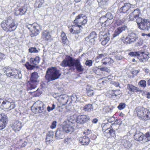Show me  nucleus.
Listing matches in <instances>:
<instances>
[{"label":"nucleus","instance_id":"obj_1","mask_svg":"<svg viewBox=\"0 0 150 150\" xmlns=\"http://www.w3.org/2000/svg\"><path fill=\"white\" fill-rule=\"evenodd\" d=\"M61 75V73L56 67H52L47 69L45 77L46 80L49 82L58 79Z\"/></svg>","mask_w":150,"mask_h":150},{"label":"nucleus","instance_id":"obj_2","mask_svg":"<svg viewBox=\"0 0 150 150\" xmlns=\"http://www.w3.org/2000/svg\"><path fill=\"white\" fill-rule=\"evenodd\" d=\"M137 116L140 119L147 120L150 119V112L147 109L139 107L135 109Z\"/></svg>","mask_w":150,"mask_h":150},{"label":"nucleus","instance_id":"obj_3","mask_svg":"<svg viewBox=\"0 0 150 150\" xmlns=\"http://www.w3.org/2000/svg\"><path fill=\"white\" fill-rule=\"evenodd\" d=\"M74 116H71L69 120H67L64 122L62 129L67 133H71L74 129V123L73 120Z\"/></svg>","mask_w":150,"mask_h":150},{"label":"nucleus","instance_id":"obj_4","mask_svg":"<svg viewBox=\"0 0 150 150\" xmlns=\"http://www.w3.org/2000/svg\"><path fill=\"white\" fill-rule=\"evenodd\" d=\"M25 26L31 32L30 35L32 37L37 36L40 32V30L42 29V27L37 23L32 24H27Z\"/></svg>","mask_w":150,"mask_h":150},{"label":"nucleus","instance_id":"obj_5","mask_svg":"<svg viewBox=\"0 0 150 150\" xmlns=\"http://www.w3.org/2000/svg\"><path fill=\"white\" fill-rule=\"evenodd\" d=\"M39 77L38 73L36 72L31 74L30 81L28 82V85L30 90L34 89L37 87L36 83L39 82L38 80Z\"/></svg>","mask_w":150,"mask_h":150},{"label":"nucleus","instance_id":"obj_6","mask_svg":"<svg viewBox=\"0 0 150 150\" xmlns=\"http://www.w3.org/2000/svg\"><path fill=\"white\" fill-rule=\"evenodd\" d=\"M137 23L139 28L142 30H148L150 28V20L138 18Z\"/></svg>","mask_w":150,"mask_h":150},{"label":"nucleus","instance_id":"obj_7","mask_svg":"<svg viewBox=\"0 0 150 150\" xmlns=\"http://www.w3.org/2000/svg\"><path fill=\"white\" fill-rule=\"evenodd\" d=\"M75 59L69 56H67L64 59L62 62L60 64L61 66L62 67H71L74 66V62Z\"/></svg>","mask_w":150,"mask_h":150},{"label":"nucleus","instance_id":"obj_8","mask_svg":"<svg viewBox=\"0 0 150 150\" xmlns=\"http://www.w3.org/2000/svg\"><path fill=\"white\" fill-rule=\"evenodd\" d=\"M88 21L87 17L84 15L80 14L76 16L74 21V23L81 25V27L86 23Z\"/></svg>","mask_w":150,"mask_h":150},{"label":"nucleus","instance_id":"obj_9","mask_svg":"<svg viewBox=\"0 0 150 150\" xmlns=\"http://www.w3.org/2000/svg\"><path fill=\"white\" fill-rule=\"evenodd\" d=\"M31 64L28 62H27L25 64V67L28 69H33L35 66L38 64L40 61V58L39 57H36L35 58H31L30 59Z\"/></svg>","mask_w":150,"mask_h":150},{"label":"nucleus","instance_id":"obj_10","mask_svg":"<svg viewBox=\"0 0 150 150\" xmlns=\"http://www.w3.org/2000/svg\"><path fill=\"white\" fill-rule=\"evenodd\" d=\"M97 38V35L95 32H91L89 35L85 38V40L88 44L94 45L95 43V40Z\"/></svg>","mask_w":150,"mask_h":150},{"label":"nucleus","instance_id":"obj_11","mask_svg":"<svg viewBox=\"0 0 150 150\" xmlns=\"http://www.w3.org/2000/svg\"><path fill=\"white\" fill-rule=\"evenodd\" d=\"M35 106L34 109H32L33 107L31 108V109L35 113H36L37 110H38V112H42L43 110L45 108V105L43 103L40 101H38L35 103L34 105Z\"/></svg>","mask_w":150,"mask_h":150},{"label":"nucleus","instance_id":"obj_12","mask_svg":"<svg viewBox=\"0 0 150 150\" xmlns=\"http://www.w3.org/2000/svg\"><path fill=\"white\" fill-rule=\"evenodd\" d=\"M75 24V25H73L69 27V31L73 34H78L80 32L82 28L81 27L80 25Z\"/></svg>","mask_w":150,"mask_h":150},{"label":"nucleus","instance_id":"obj_13","mask_svg":"<svg viewBox=\"0 0 150 150\" xmlns=\"http://www.w3.org/2000/svg\"><path fill=\"white\" fill-rule=\"evenodd\" d=\"M140 14V11L139 9H136L134 10L132 13L129 15V19L131 21H133L136 19L137 21V19L138 18H141L139 17V15Z\"/></svg>","mask_w":150,"mask_h":150},{"label":"nucleus","instance_id":"obj_14","mask_svg":"<svg viewBox=\"0 0 150 150\" xmlns=\"http://www.w3.org/2000/svg\"><path fill=\"white\" fill-rule=\"evenodd\" d=\"M10 76H13L16 79H21L22 76L21 71L16 69L10 70Z\"/></svg>","mask_w":150,"mask_h":150},{"label":"nucleus","instance_id":"obj_15","mask_svg":"<svg viewBox=\"0 0 150 150\" xmlns=\"http://www.w3.org/2000/svg\"><path fill=\"white\" fill-rule=\"evenodd\" d=\"M22 127L21 122L17 120L11 125V127L16 132L20 131Z\"/></svg>","mask_w":150,"mask_h":150},{"label":"nucleus","instance_id":"obj_16","mask_svg":"<svg viewBox=\"0 0 150 150\" xmlns=\"http://www.w3.org/2000/svg\"><path fill=\"white\" fill-rule=\"evenodd\" d=\"M0 106L1 108L7 109L9 107L8 100L0 98Z\"/></svg>","mask_w":150,"mask_h":150},{"label":"nucleus","instance_id":"obj_17","mask_svg":"<svg viewBox=\"0 0 150 150\" xmlns=\"http://www.w3.org/2000/svg\"><path fill=\"white\" fill-rule=\"evenodd\" d=\"M140 54H142V56L140 57L139 55L138 57V59L142 62H144L145 61L147 60L150 57V55L149 54L148 52H140Z\"/></svg>","mask_w":150,"mask_h":150},{"label":"nucleus","instance_id":"obj_18","mask_svg":"<svg viewBox=\"0 0 150 150\" xmlns=\"http://www.w3.org/2000/svg\"><path fill=\"white\" fill-rule=\"evenodd\" d=\"M42 37L45 40H50L52 39L50 33L47 30H44L42 32Z\"/></svg>","mask_w":150,"mask_h":150},{"label":"nucleus","instance_id":"obj_19","mask_svg":"<svg viewBox=\"0 0 150 150\" xmlns=\"http://www.w3.org/2000/svg\"><path fill=\"white\" fill-rule=\"evenodd\" d=\"M79 141L83 145H87L90 142V140L88 137L84 136L79 138Z\"/></svg>","mask_w":150,"mask_h":150},{"label":"nucleus","instance_id":"obj_20","mask_svg":"<svg viewBox=\"0 0 150 150\" xmlns=\"http://www.w3.org/2000/svg\"><path fill=\"white\" fill-rule=\"evenodd\" d=\"M7 120L6 117H4L0 114V130L2 129L6 126Z\"/></svg>","mask_w":150,"mask_h":150},{"label":"nucleus","instance_id":"obj_21","mask_svg":"<svg viewBox=\"0 0 150 150\" xmlns=\"http://www.w3.org/2000/svg\"><path fill=\"white\" fill-rule=\"evenodd\" d=\"M74 65L76 67V69L79 71H82L84 70V68L81 64L79 59L75 60L74 62Z\"/></svg>","mask_w":150,"mask_h":150},{"label":"nucleus","instance_id":"obj_22","mask_svg":"<svg viewBox=\"0 0 150 150\" xmlns=\"http://www.w3.org/2000/svg\"><path fill=\"white\" fill-rule=\"evenodd\" d=\"M108 34H109V33H108V30L107 28L103 27L100 29L99 36L101 39H102L103 37H106L108 35Z\"/></svg>","mask_w":150,"mask_h":150},{"label":"nucleus","instance_id":"obj_23","mask_svg":"<svg viewBox=\"0 0 150 150\" xmlns=\"http://www.w3.org/2000/svg\"><path fill=\"white\" fill-rule=\"evenodd\" d=\"M55 136L57 139H62L64 137V131L62 128L57 129Z\"/></svg>","mask_w":150,"mask_h":150},{"label":"nucleus","instance_id":"obj_24","mask_svg":"<svg viewBox=\"0 0 150 150\" xmlns=\"http://www.w3.org/2000/svg\"><path fill=\"white\" fill-rule=\"evenodd\" d=\"M104 134V135L108 138L114 137L115 135V130L110 128L106 130Z\"/></svg>","mask_w":150,"mask_h":150},{"label":"nucleus","instance_id":"obj_25","mask_svg":"<svg viewBox=\"0 0 150 150\" xmlns=\"http://www.w3.org/2000/svg\"><path fill=\"white\" fill-rule=\"evenodd\" d=\"M100 21L102 26H108L110 24V22L109 21V20H107V18L105 17V16H103L101 17L100 18Z\"/></svg>","mask_w":150,"mask_h":150},{"label":"nucleus","instance_id":"obj_26","mask_svg":"<svg viewBox=\"0 0 150 150\" xmlns=\"http://www.w3.org/2000/svg\"><path fill=\"white\" fill-rule=\"evenodd\" d=\"M131 4L129 3H125L120 8V11L123 13H126L129 11L131 8Z\"/></svg>","mask_w":150,"mask_h":150},{"label":"nucleus","instance_id":"obj_27","mask_svg":"<svg viewBox=\"0 0 150 150\" xmlns=\"http://www.w3.org/2000/svg\"><path fill=\"white\" fill-rule=\"evenodd\" d=\"M126 28V26L120 27L117 29L113 34V37H115L119 35L122 31H124Z\"/></svg>","mask_w":150,"mask_h":150},{"label":"nucleus","instance_id":"obj_28","mask_svg":"<svg viewBox=\"0 0 150 150\" xmlns=\"http://www.w3.org/2000/svg\"><path fill=\"white\" fill-rule=\"evenodd\" d=\"M94 88L92 86L88 85L86 88V93L88 96H93L94 93Z\"/></svg>","mask_w":150,"mask_h":150},{"label":"nucleus","instance_id":"obj_29","mask_svg":"<svg viewBox=\"0 0 150 150\" xmlns=\"http://www.w3.org/2000/svg\"><path fill=\"white\" fill-rule=\"evenodd\" d=\"M16 12L15 13V15H23L26 12V9L22 7L21 8H17L16 9Z\"/></svg>","mask_w":150,"mask_h":150},{"label":"nucleus","instance_id":"obj_30","mask_svg":"<svg viewBox=\"0 0 150 150\" xmlns=\"http://www.w3.org/2000/svg\"><path fill=\"white\" fill-rule=\"evenodd\" d=\"M127 88L129 91L133 92H137L139 91L138 88L130 84H127Z\"/></svg>","mask_w":150,"mask_h":150},{"label":"nucleus","instance_id":"obj_31","mask_svg":"<svg viewBox=\"0 0 150 150\" xmlns=\"http://www.w3.org/2000/svg\"><path fill=\"white\" fill-rule=\"evenodd\" d=\"M134 139L137 141H140L143 140V135L141 132H136L134 135Z\"/></svg>","mask_w":150,"mask_h":150},{"label":"nucleus","instance_id":"obj_32","mask_svg":"<svg viewBox=\"0 0 150 150\" xmlns=\"http://www.w3.org/2000/svg\"><path fill=\"white\" fill-rule=\"evenodd\" d=\"M74 116V117L73 118V122L76 123H79L80 124H83V122L81 118V115H79L77 117H76V116Z\"/></svg>","mask_w":150,"mask_h":150},{"label":"nucleus","instance_id":"obj_33","mask_svg":"<svg viewBox=\"0 0 150 150\" xmlns=\"http://www.w3.org/2000/svg\"><path fill=\"white\" fill-rule=\"evenodd\" d=\"M101 62L103 64H110L113 63L114 62L113 60L110 58L106 57L102 59Z\"/></svg>","mask_w":150,"mask_h":150},{"label":"nucleus","instance_id":"obj_34","mask_svg":"<svg viewBox=\"0 0 150 150\" xmlns=\"http://www.w3.org/2000/svg\"><path fill=\"white\" fill-rule=\"evenodd\" d=\"M1 25L2 28L4 30L8 31L9 30L8 28L9 24H8V20L3 21L1 23Z\"/></svg>","mask_w":150,"mask_h":150},{"label":"nucleus","instance_id":"obj_35","mask_svg":"<svg viewBox=\"0 0 150 150\" xmlns=\"http://www.w3.org/2000/svg\"><path fill=\"white\" fill-rule=\"evenodd\" d=\"M44 0H36L35 6L37 8H40L43 6Z\"/></svg>","mask_w":150,"mask_h":150},{"label":"nucleus","instance_id":"obj_36","mask_svg":"<svg viewBox=\"0 0 150 150\" xmlns=\"http://www.w3.org/2000/svg\"><path fill=\"white\" fill-rule=\"evenodd\" d=\"M93 110L92 105L90 104H88L83 107V110L86 112H90Z\"/></svg>","mask_w":150,"mask_h":150},{"label":"nucleus","instance_id":"obj_37","mask_svg":"<svg viewBox=\"0 0 150 150\" xmlns=\"http://www.w3.org/2000/svg\"><path fill=\"white\" fill-rule=\"evenodd\" d=\"M128 36L132 42L135 41L137 38V36L133 32L129 33Z\"/></svg>","mask_w":150,"mask_h":150},{"label":"nucleus","instance_id":"obj_38","mask_svg":"<svg viewBox=\"0 0 150 150\" xmlns=\"http://www.w3.org/2000/svg\"><path fill=\"white\" fill-rule=\"evenodd\" d=\"M54 135V132L52 131L49 132L47 135L46 141L47 142H50L52 139Z\"/></svg>","mask_w":150,"mask_h":150},{"label":"nucleus","instance_id":"obj_39","mask_svg":"<svg viewBox=\"0 0 150 150\" xmlns=\"http://www.w3.org/2000/svg\"><path fill=\"white\" fill-rule=\"evenodd\" d=\"M61 36L62 43L64 44H67L68 41L67 36L65 33L63 32H62L61 33Z\"/></svg>","mask_w":150,"mask_h":150},{"label":"nucleus","instance_id":"obj_40","mask_svg":"<svg viewBox=\"0 0 150 150\" xmlns=\"http://www.w3.org/2000/svg\"><path fill=\"white\" fill-rule=\"evenodd\" d=\"M103 40H102L101 42L102 44L103 45H105L110 40V34H108V35L106 37H103Z\"/></svg>","mask_w":150,"mask_h":150},{"label":"nucleus","instance_id":"obj_41","mask_svg":"<svg viewBox=\"0 0 150 150\" xmlns=\"http://www.w3.org/2000/svg\"><path fill=\"white\" fill-rule=\"evenodd\" d=\"M143 140L145 142L150 141V132L146 133L143 135Z\"/></svg>","mask_w":150,"mask_h":150},{"label":"nucleus","instance_id":"obj_42","mask_svg":"<svg viewBox=\"0 0 150 150\" xmlns=\"http://www.w3.org/2000/svg\"><path fill=\"white\" fill-rule=\"evenodd\" d=\"M122 143L125 148H127L130 146V142L127 140H122Z\"/></svg>","mask_w":150,"mask_h":150},{"label":"nucleus","instance_id":"obj_43","mask_svg":"<svg viewBox=\"0 0 150 150\" xmlns=\"http://www.w3.org/2000/svg\"><path fill=\"white\" fill-rule=\"evenodd\" d=\"M79 96L78 94L76 95H74L71 96V100L73 102H75L77 100L78 101L79 100Z\"/></svg>","mask_w":150,"mask_h":150},{"label":"nucleus","instance_id":"obj_44","mask_svg":"<svg viewBox=\"0 0 150 150\" xmlns=\"http://www.w3.org/2000/svg\"><path fill=\"white\" fill-rule=\"evenodd\" d=\"M129 55L131 57H134L137 56L139 57L140 55L139 52H132L129 53Z\"/></svg>","mask_w":150,"mask_h":150},{"label":"nucleus","instance_id":"obj_45","mask_svg":"<svg viewBox=\"0 0 150 150\" xmlns=\"http://www.w3.org/2000/svg\"><path fill=\"white\" fill-rule=\"evenodd\" d=\"M81 115V118L82 119V120L83 122V123L86 122L89 120L90 118L88 116L85 115Z\"/></svg>","mask_w":150,"mask_h":150},{"label":"nucleus","instance_id":"obj_46","mask_svg":"<svg viewBox=\"0 0 150 150\" xmlns=\"http://www.w3.org/2000/svg\"><path fill=\"white\" fill-rule=\"evenodd\" d=\"M74 139L73 138L68 137L64 139V142L67 144L71 143L74 141Z\"/></svg>","mask_w":150,"mask_h":150},{"label":"nucleus","instance_id":"obj_47","mask_svg":"<svg viewBox=\"0 0 150 150\" xmlns=\"http://www.w3.org/2000/svg\"><path fill=\"white\" fill-rule=\"evenodd\" d=\"M17 28V26L13 22L10 24V31H14Z\"/></svg>","mask_w":150,"mask_h":150},{"label":"nucleus","instance_id":"obj_48","mask_svg":"<svg viewBox=\"0 0 150 150\" xmlns=\"http://www.w3.org/2000/svg\"><path fill=\"white\" fill-rule=\"evenodd\" d=\"M139 85L141 87L145 88L146 86V82L144 80H142L139 82Z\"/></svg>","mask_w":150,"mask_h":150},{"label":"nucleus","instance_id":"obj_49","mask_svg":"<svg viewBox=\"0 0 150 150\" xmlns=\"http://www.w3.org/2000/svg\"><path fill=\"white\" fill-rule=\"evenodd\" d=\"M62 101L64 103V105L67 103L68 101V97L66 95H64L62 96L61 98Z\"/></svg>","mask_w":150,"mask_h":150},{"label":"nucleus","instance_id":"obj_50","mask_svg":"<svg viewBox=\"0 0 150 150\" xmlns=\"http://www.w3.org/2000/svg\"><path fill=\"white\" fill-rule=\"evenodd\" d=\"M109 0H98V1L99 5H106Z\"/></svg>","mask_w":150,"mask_h":150},{"label":"nucleus","instance_id":"obj_51","mask_svg":"<svg viewBox=\"0 0 150 150\" xmlns=\"http://www.w3.org/2000/svg\"><path fill=\"white\" fill-rule=\"evenodd\" d=\"M108 124H105L103 125L102 126V128L103 131L104 133L105 132L106 130H107L108 129H109L110 128V127H108Z\"/></svg>","mask_w":150,"mask_h":150},{"label":"nucleus","instance_id":"obj_52","mask_svg":"<svg viewBox=\"0 0 150 150\" xmlns=\"http://www.w3.org/2000/svg\"><path fill=\"white\" fill-rule=\"evenodd\" d=\"M107 19V20H109L112 19L113 18V16L112 14L110 12L108 13L105 16Z\"/></svg>","mask_w":150,"mask_h":150},{"label":"nucleus","instance_id":"obj_53","mask_svg":"<svg viewBox=\"0 0 150 150\" xmlns=\"http://www.w3.org/2000/svg\"><path fill=\"white\" fill-rule=\"evenodd\" d=\"M29 51L31 53H37L38 50L35 47H31L29 49Z\"/></svg>","mask_w":150,"mask_h":150},{"label":"nucleus","instance_id":"obj_54","mask_svg":"<svg viewBox=\"0 0 150 150\" xmlns=\"http://www.w3.org/2000/svg\"><path fill=\"white\" fill-rule=\"evenodd\" d=\"M123 42L124 43L126 44H129L132 42L130 40V38L128 36L123 41Z\"/></svg>","mask_w":150,"mask_h":150},{"label":"nucleus","instance_id":"obj_55","mask_svg":"<svg viewBox=\"0 0 150 150\" xmlns=\"http://www.w3.org/2000/svg\"><path fill=\"white\" fill-rule=\"evenodd\" d=\"M126 105L124 103H120L118 106L117 108L119 110H121L124 109Z\"/></svg>","mask_w":150,"mask_h":150},{"label":"nucleus","instance_id":"obj_56","mask_svg":"<svg viewBox=\"0 0 150 150\" xmlns=\"http://www.w3.org/2000/svg\"><path fill=\"white\" fill-rule=\"evenodd\" d=\"M4 73L6 76H8L9 74V68L8 67L5 68L4 69Z\"/></svg>","mask_w":150,"mask_h":150},{"label":"nucleus","instance_id":"obj_57","mask_svg":"<svg viewBox=\"0 0 150 150\" xmlns=\"http://www.w3.org/2000/svg\"><path fill=\"white\" fill-rule=\"evenodd\" d=\"M55 105L54 104L52 105V107L48 106L47 108V110L48 112H50L51 111L55 109Z\"/></svg>","mask_w":150,"mask_h":150},{"label":"nucleus","instance_id":"obj_58","mask_svg":"<svg viewBox=\"0 0 150 150\" xmlns=\"http://www.w3.org/2000/svg\"><path fill=\"white\" fill-rule=\"evenodd\" d=\"M93 62L91 60H87L85 62V64L89 67H91L92 65Z\"/></svg>","mask_w":150,"mask_h":150},{"label":"nucleus","instance_id":"obj_59","mask_svg":"<svg viewBox=\"0 0 150 150\" xmlns=\"http://www.w3.org/2000/svg\"><path fill=\"white\" fill-rule=\"evenodd\" d=\"M100 70L102 71H105L109 73L110 72V70L107 67H101L98 68Z\"/></svg>","mask_w":150,"mask_h":150},{"label":"nucleus","instance_id":"obj_60","mask_svg":"<svg viewBox=\"0 0 150 150\" xmlns=\"http://www.w3.org/2000/svg\"><path fill=\"white\" fill-rule=\"evenodd\" d=\"M57 123V122L56 121H53L52 122V124L50 126V127L52 129L55 128L56 126Z\"/></svg>","mask_w":150,"mask_h":150},{"label":"nucleus","instance_id":"obj_61","mask_svg":"<svg viewBox=\"0 0 150 150\" xmlns=\"http://www.w3.org/2000/svg\"><path fill=\"white\" fill-rule=\"evenodd\" d=\"M113 92V94L115 96H116L121 93V92L120 90H115Z\"/></svg>","mask_w":150,"mask_h":150},{"label":"nucleus","instance_id":"obj_62","mask_svg":"<svg viewBox=\"0 0 150 150\" xmlns=\"http://www.w3.org/2000/svg\"><path fill=\"white\" fill-rule=\"evenodd\" d=\"M103 56V54H99L95 59V60L97 62H98V60L100 58H101Z\"/></svg>","mask_w":150,"mask_h":150},{"label":"nucleus","instance_id":"obj_63","mask_svg":"<svg viewBox=\"0 0 150 150\" xmlns=\"http://www.w3.org/2000/svg\"><path fill=\"white\" fill-rule=\"evenodd\" d=\"M113 78V77L111 75H109L106 78V80L107 81H110V79H111Z\"/></svg>","mask_w":150,"mask_h":150},{"label":"nucleus","instance_id":"obj_64","mask_svg":"<svg viewBox=\"0 0 150 150\" xmlns=\"http://www.w3.org/2000/svg\"><path fill=\"white\" fill-rule=\"evenodd\" d=\"M143 43V40L141 39H139L138 42H137L138 45H141Z\"/></svg>","mask_w":150,"mask_h":150}]
</instances>
